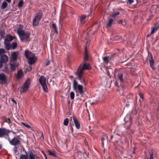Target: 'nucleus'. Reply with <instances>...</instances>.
Masks as SVG:
<instances>
[{
	"label": "nucleus",
	"mask_w": 159,
	"mask_h": 159,
	"mask_svg": "<svg viewBox=\"0 0 159 159\" xmlns=\"http://www.w3.org/2000/svg\"><path fill=\"white\" fill-rule=\"evenodd\" d=\"M17 33L21 42H26L30 38V33L29 32H25L21 29L17 30Z\"/></svg>",
	"instance_id": "obj_1"
},
{
	"label": "nucleus",
	"mask_w": 159,
	"mask_h": 159,
	"mask_svg": "<svg viewBox=\"0 0 159 159\" xmlns=\"http://www.w3.org/2000/svg\"><path fill=\"white\" fill-rule=\"evenodd\" d=\"M46 78L43 76H40V85L44 92L47 93L48 92L49 90L46 84Z\"/></svg>",
	"instance_id": "obj_2"
},
{
	"label": "nucleus",
	"mask_w": 159,
	"mask_h": 159,
	"mask_svg": "<svg viewBox=\"0 0 159 159\" xmlns=\"http://www.w3.org/2000/svg\"><path fill=\"white\" fill-rule=\"evenodd\" d=\"M73 88L74 91L76 92H77V90L79 91V93L80 94L83 93V87L81 85L78 84V82L75 80H73Z\"/></svg>",
	"instance_id": "obj_3"
},
{
	"label": "nucleus",
	"mask_w": 159,
	"mask_h": 159,
	"mask_svg": "<svg viewBox=\"0 0 159 159\" xmlns=\"http://www.w3.org/2000/svg\"><path fill=\"white\" fill-rule=\"evenodd\" d=\"M30 84V79H28L23 85L20 87V92L21 94L25 93L28 90Z\"/></svg>",
	"instance_id": "obj_4"
},
{
	"label": "nucleus",
	"mask_w": 159,
	"mask_h": 159,
	"mask_svg": "<svg viewBox=\"0 0 159 159\" xmlns=\"http://www.w3.org/2000/svg\"><path fill=\"white\" fill-rule=\"evenodd\" d=\"M6 52L5 50H0V60L3 63H6L8 61V57L4 54Z\"/></svg>",
	"instance_id": "obj_5"
},
{
	"label": "nucleus",
	"mask_w": 159,
	"mask_h": 159,
	"mask_svg": "<svg viewBox=\"0 0 159 159\" xmlns=\"http://www.w3.org/2000/svg\"><path fill=\"white\" fill-rule=\"evenodd\" d=\"M10 143L12 145L16 146L20 143L19 139L17 137H15L12 140H9Z\"/></svg>",
	"instance_id": "obj_6"
},
{
	"label": "nucleus",
	"mask_w": 159,
	"mask_h": 159,
	"mask_svg": "<svg viewBox=\"0 0 159 159\" xmlns=\"http://www.w3.org/2000/svg\"><path fill=\"white\" fill-rule=\"evenodd\" d=\"M84 70L80 66L77 71L76 75H77L79 80H81L83 77V71Z\"/></svg>",
	"instance_id": "obj_7"
},
{
	"label": "nucleus",
	"mask_w": 159,
	"mask_h": 159,
	"mask_svg": "<svg viewBox=\"0 0 159 159\" xmlns=\"http://www.w3.org/2000/svg\"><path fill=\"white\" fill-rule=\"evenodd\" d=\"M0 80L1 81V83L5 84L7 82V79L6 75L3 73L0 74Z\"/></svg>",
	"instance_id": "obj_8"
},
{
	"label": "nucleus",
	"mask_w": 159,
	"mask_h": 159,
	"mask_svg": "<svg viewBox=\"0 0 159 159\" xmlns=\"http://www.w3.org/2000/svg\"><path fill=\"white\" fill-rule=\"evenodd\" d=\"M38 14L37 16H35L34 18L33 24L34 26H37L39 23V22L40 20V16Z\"/></svg>",
	"instance_id": "obj_9"
},
{
	"label": "nucleus",
	"mask_w": 159,
	"mask_h": 159,
	"mask_svg": "<svg viewBox=\"0 0 159 159\" xmlns=\"http://www.w3.org/2000/svg\"><path fill=\"white\" fill-rule=\"evenodd\" d=\"M28 59L29 63L30 66V65H32L35 63L36 60L37 58L34 56L32 57H29V58H28Z\"/></svg>",
	"instance_id": "obj_10"
},
{
	"label": "nucleus",
	"mask_w": 159,
	"mask_h": 159,
	"mask_svg": "<svg viewBox=\"0 0 159 159\" xmlns=\"http://www.w3.org/2000/svg\"><path fill=\"white\" fill-rule=\"evenodd\" d=\"M7 132V130L4 128H0V138H2Z\"/></svg>",
	"instance_id": "obj_11"
},
{
	"label": "nucleus",
	"mask_w": 159,
	"mask_h": 159,
	"mask_svg": "<svg viewBox=\"0 0 159 159\" xmlns=\"http://www.w3.org/2000/svg\"><path fill=\"white\" fill-rule=\"evenodd\" d=\"M25 54L26 57L27 59L29 58V57H32L35 56L34 54L32 53L29 50H25Z\"/></svg>",
	"instance_id": "obj_12"
},
{
	"label": "nucleus",
	"mask_w": 159,
	"mask_h": 159,
	"mask_svg": "<svg viewBox=\"0 0 159 159\" xmlns=\"http://www.w3.org/2000/svg\"><path fill=\"white\" fill-rule=\"evenodd\" d=\"M11 70L12 71H14L16 68L18 66V65L17 63H11L10 64Z\"/></svg>",
	"instance_id": "obj_13"
},
{
	"label": "nucleus",
	"mask_w": 159,
	"mask_h": 159,
	"mask_svg": "<svg viewBox=\"0 0 159 159\" xmlns=\"http://www.w3.org/2000/svg\"><path fill=\"white\" fill-rule=\"evenodd\" d=\"M73 120L74 124L76 128L77 129H79L80 128V124L78 121L77 119L74 116H73Z\"/></svg>",
	"instance_id": "obj_14"
},
{
	"label": "nucleus",
	"mask_w": 159,
	"mask_h": 159,
	"mask_svg": "<svg viewBox=\"0 0 159 159\" xmlns=\"http://www.w3.org/2000/svg\"><path fill=\"white\" fill-rule=\"evenodd\" d=\"M14 39V37L11 35H9L7 36L6 38L4 39V41H7V42H10L12 41Z\"/></svg>",
	"instance_id": "obj_15"
},
{
	"label": "nucleus",
	"mask_w": 159,
	"mask_h": 159,
	"mask_svg": "<svg viewBox=\"0 0 159 159\" xmlns=\"http://www.w3.org/2000/svg\"><path fill=\"white\" fill-rule=\"evenodd\" d=\"M18 54L17 52H13L11 54V59L13 61H15L17 59Z\"/></svg>",
	"instance_id": "obj_16"
},
{
	"label": "nucleus",
	"mask_w": 159,
	"mask_h": 159,
	"mask_svg": "<svg viewBox=\"0 0 159 159\" xmlns=\"http://www.w3.org/2000/svg\"><path fill=\"white\" fill-rule=\"evenodd\" d=\"M4 43L6 50H10L11 48V44L10 42L4 41Z\"/></svg>",
	"instance_id": "obj_17"
},
{
	"label": "nucleus",
	"mask_w": 159,
	"mask_h": 159,
	"mask_svg": "<svg viewBox=\"0 0 159 159\" xmlns=\"http://www.w3.org/2000/svg\"><path fill=\"white\" fill-rule=\"evenodd\" d=\"M123 76V74L122 73H119L117 75L118 79L119 80L120 84L123 83L124 82Z\"/></svg>",
	"instance_id": "obj_18"
},
{
	"label": "nucleus",
	"mask_w": 159,
	"mask_h": 159,
	"mask_svg": "<svg viewBox=\"0 0 159 159\" xmlns=\"http://www.w3.org/2000/svg\"><path fill=\"white\" fill-rule=\"evenodd\" d=\"M120 36L118 35H112L111 38V39L112 41H117L120 39Z\"/></svg>",
	"instance_id": "obj_19"
},
{
	"label": "nucleus",
	"mask_w": 159,
	"mask_h": 159,
	"mask_svg": "<svg viewBox=\"0 0 159 159\" xmlns=\"http://www.w3.org/2000/svg\"><path fill=\"white\" fill-rule=\"evenodd\" d=\"M84 70H89L91 69V67L90 65L88 64H86L84 63L83 64V67H81Z\"/></svg>",
	"instance_id": "obj_20"
},
{
	"label": "nucleus",
	"mask_w": 159,
	"mask_h": 159,
	"mask_svg": "<svg viewBox=\"0 0 159 159\" xmlns=\"http://www.w3.org/2000/svg\"><path fill=\"white\" fill-rule=\"evenodd\" d=\"M131 119L130 116L129 115H127L124 119V121H125L126 123L129 122L130 123H131Z\"/></svg>",
	"instance_id": "obj_21"
},
{
	"label": "nucleus",
	"mask_w": 159,
	"mask_h": 159,
	"mask_svg": "<svg viewBox=\"0 0 159 159\" xmlns=\"http://www.w3.org/2000/svg\"><path fill=\"white\" fill-rule=\"evenodd\" d=\"M29 159H35V156L31 152H29L28 153Z\"/></svg>",
	"instance_id": "obj_22"
},
{
	"label": "nucleus",
	"mask_w": 159,
	"mask_h": 159,
	"mask_svg": "<svg viewBox=\"0 0 159 159\" xmlns=\"http://www.w3.org/2000/svg\"><path fill=\"white\" fill-rule=\"evenodd\" d=\"M23 73L22 70H19L17 74V79H20L21 78L22 76V75Z\"/></svg>",
	"instance_id": "obj_23"
},
{
	"label": "nucleus",
	"mask_w": 159,
	"mask_h": 159,
	"mask_svg": "<svg viewBox=\"0 0 159 159\" xmlns=\"http://www.w3.org/2000/svg\"><path fill=\"white\" fill-rule=\"evenodd\" d=\"M48 152L49 155L54 157H57V155L54 151H51L50 150H48Z\"/></svg>",
	"instance_id": "obj_24"
},
{
	"label": "nucleus",
	"mask_w": 159,
	"mask_h": 159,
	"mask_svg": "<svg viewBox=\"0 0 159 159\" xmlns=\"http://www.w3.org/2000/svg\"><path fill=\"white\" fill-rule=\"evenodd\" d=\"M17 44L16 42H15L12 43L11 44V48L14 49L17 47Z\"/></svg>",
	"instance_id": "obj_25"
},
{
	"label": "nucleus",
	"mask_w": 159,
	"mask_h": 159,
	"mask_svg": "<svg viewBox=\"0 0 159 159\" xmlns=\"http://www.w3.org/2000/svg\"><path fill=\"white\" fill-rule=\"evenodd\" d=\"M2 71L6 73H9L11 72L10 70L8 68L7 66H5L3 69L2 70Z\"/></svg>",
	"instance_id": "obj_26"
},
{
	"label": "nucleus",
	"mask_w": 159,
	"mask_h": 159,
	"mask_svg": "<svg viewBox=\"0 0 159 159\" xmlns=\"http://www.w3.org/2000/svg\"><path fill=\"white\" fill-rule=\"evenodd\" d=\"M158 27L157 26H154L152 28V30L150 33V34H153L158 30Z\"/></svg>",
	"instance_id": "obj_27"
},
{
	"label": "nucleus",
	"mask_w": 159,
	"mask_h": 159,
	"mask_svg": "<svg viewBox=\"0 0 159 159\" xmlns=\"http://www.w3.org/2000/svg\"><path fill=\"white\" fill-rule=\"evenodd\" d=\"M108 139V137L107 135H104L102 137L101 139V140L102 141V143L104 144V141L105 140H107Z\"/></svg>",
	"instance_id": "obj_28"
},
{
	"label": "nucleus",
	"mask_w": 159,
	"mask_h": 159,
	"mask_svg": "<svg viewBox=\"0 0 159 159\" xmlns=\"http://www.w3.org/2000/svg\"><path fill=\"white\" fill-rule=\"evenodd\" d=\"M19 159H28V157L27 154H21L20 157Z\"/></svg>",
	"instance_id": "obj_29"
},
{
	"label": "nucleus",
	"mask_w": 159,
	"mask_h": 159,
	"mask_svg": "<svg viewBox=\"0 0 159 159\" xmlns=\"http://www.w3.org/2000/svg\"><path fill=\"white\" fill-rule=\"evenodd\" d=\"M113 21V20L112 19H111L109 20L108 23L107 24V28L111 26Z\"/></svg>",
	"instance_id": "obj_30"
},
{
	"label": "nucleus",
	"mask_w": 159,
	"mask_h": 159,
	"mask_svg": "<svg viewBox=\"0 0 159 159\" xmlns=\"http://www.w3.org/2000/svg\"><path fill=\"white\" fill-rule=\"evenodd\" d=\"M7 3L5 2V1H4L2 6H1V8L2 9H5L7 6Z\"/></svg>",
	"instance_id": "obj_31"
},
{
	"label": "nucleus",
	"mask_w": 159,
	"mask_h": 159,
	"mask_svg": "<svg viewBox=\"0 0 159 159\" xmlns=\"http://www.w3.org/2000/svg\"><path fill=\"white\" fill-rule=\"evenodd\" d=\"M88 59V55L87 50H85L84 60L85 61H87Z\"/></svg>",
	"instance_id": "obj_32"
},
{
	"label": "nucleus",
	"mask_w": 159,
	"mask_h": 159,
	"mask_svg": "<svg viewBox=\"0 0 159 159\" xmlns=\"http://www.w3.org/2000/svg\"><path fill=\"white\" fill-rule=\"evenodd\" d=\"M69 122V119L68 118H66L64 120L63 124L65 126H67L68 125Z\"/></svg>",
	"instance_id": "obj_33"
},
{
	"label": "nucleus",
	"mask_w": 159,
	"mask_h": 159,
	"mask_svg": "<svg viewBox=\"0 0 159 159\" xmlns=\"http://www.w3.org/2000/svg\"><path fill=\"white\" fill-rule=\"evenodd\" d=\"M5 122L9 124L11 123V120L10 118H7L6 117H5Z\"/></svg>",
	"instance_id": "obj_34"
},
{
	"label": "nucleus",
	"mask_w": 159,
	"mask_h": 159,
	"mask_svg": "<svg viewBox=\"0 0 159 159\" xmlns=\"http://www.w3.org/2000/svg\"><path fill=\"white\" fill-rule=\"evenodd\" d=\"M23 3L24 2L23 0H20L18 4V7H21L23 5Z\"/></svg>",
	"instance_id": "obj_35"
},
{
	"label": "nucleus",
	"mask_w": 159,
	"mask_h": 159,
	"mask_svg": "<svg viewBox=\"0 0 159 159\" xmlns=\"http://www.w3.org/2000/svg\"><path fill=\"white\" fill-rule=\"evenodd\" d=\"M86 16L85 15H83L80 17V20L81 22L83 23H84V20L86 18Z\"/></svg>",
	"instance_id": "obj_36"
},
{
	"label": "nucleus",
	"mask_w": 159,
	"mask_h": 159,
	"mask_svg": "<svg viewBox=\"0 0 159 159\" xmlns=\"http://www.w3.org/2000/svg\"><path fill=\"white\" fill-rule=\"evenodd\" d=\"M70 98L71 99H73L75 97V93L74 92H71L70 93Z\"/></svg>",
	"instance_id": "obj_37"
},
{
	"label": "nucleus",
	"mask_w": 159,
	"mask_h": 159,
	"mask_svg": "<svg viewBox=\"0 0 159 159\" xmlns=\"http://www.w3.org/2000/svg\"><path fill=\"white\" fill-rule=\"evenodd\" d=\"M149 62L150 65L151 66L152 65H154V61L153 58H152V59H150L149 60Z\"/></svg>",
	"instance_id": "obj_38"
},
{
	"label": "nucleus",
	"mask_w": 159,
	"mask_h": 159,
	"mask_svg": "<svg viewBox=\"0 0 159 159\" xmlns=\"http://www.w3.org/2000/svg\"><path fill=\"white\" fill-rule=\"evenodd\" d=\"M109 57H103V61L106 63H108V58Z\"/></svg>",
	"instance_id": "obj_39"
},
{
	"label": "nucleus",
	"mask_w": 159,
	"mask_h": 159,
	"mask_svg": "<svg viewBox=\"0 0 159 159\" xmlns=\"http://www.w3.org/2000/svg\"><path fill=\"white\" fill-rule=\"evenodd\" d=\"M52 26L53 28L55 29L56 33H57V29L56 27V25L55 23H53Z\"/></svg>",
	"instance_id": "obj_40"
},
{
	"label": "nucleus",
	"mask_w": 159,
	"mask_h": 159,
	"mask_svg": "<svg viewBox=\"0 0 159 159\" xmlns=\"http://www.w3.org/2000/svg\"><path fill=\"white\" fill-rule=\"evenodd\" d=\"M120 14V13L119 12H116L113 13L112 15V16L113 17H115L116 16L119 15Z\"/></svg>",
	"instance_id": "obj_41"
},
{
	"label": "nucleus",
	"mask_w": 159,
	"mask_h": 159,
	"mask_svg": "<svg viewBox=\"0 0 159 159\" xmlns=\"http://www.w3.org/2000/svg\"><path fill=\"white\" fill-rule=\"evenodd\" d=\"M21 123L23 125H24L25 127H26L28 128H31V127L30 125L25 124V123L24 122H22Z\"/></svg>",
	"instance_id": "obj_42"
},
{
	"label": "nucleus",
	"mask_w": 159,
	"mask_h": 159,
	"mask_svg": "<svg viewBox=\"0 0 159 159\" xmlns=\"http://www.w3.org/2000/svg\"><path fill=\"white\" fill-rule=\"evenodd\" d=\"M4 34V32L3 31H0V36L1 38V39L3 38Z\"/></svg>",
	"instance_id": "obj_43"
},
{
	"label": "nucleus",
	"mask_w": 159,
	"mask_h": 159,
	"mask_svg": "<svg viewBox=\"0 0 159 159\" xmlns=\"http://www.w3.org/2000/svg\"><path fill=\"white\" fill-rule=\"evenodd\" d=\"M148 57L150 58V59H152V58H153L152 53L149 51H148Z\"/></svg>",
	"instance_id": "obj_44"
},
{
	"label": "nucleus",
	"mask_w": 159,
	"mask_h": 159,
	"mask_svg": "<svg viewBox=\"0 0 159 159\" xmlns=\"http://www.w3.org/2000/svg\"><path fill=\"white\" fill-rule=\"evenodd\" d=\"M139 96L140 98L139 101H141V100H142V101H143V100L144 98H143V96L140 93H139Z\"/></svg>",
	"instance_id": "obj_45"
},
{
	"label": "nucleus",
	"mask_w": 159,
	"mask_h": 159,
	"mask_svg": "<svg viewBox=\"0 0 159 159\" xmlns=\"http://www.w3.org/2000/svg\"><path fill=\"white\" fill-rule=\"evenodd\" d=\"M13 150L15 153H16L17 151V148L16 146H14L13 148Z\"/></svg>",
	"instance_id": "obj_46"
},
{
	"label": "nucleus",
	"mask_w": 159,
	"mask_h": 159,
	"mask_svg": "<svg viewBox=\"0 0 159 159\" xmlns=\"http://www.w3.org/2000/svg\"><path fill=\"white\" fill-rule=\"evenodd\" d=\"M150 156L149 159H153V154L152 153L150 154Z\"/></svg>",
	"instance_id": "obj_47"
},
{
	"label": "nucleus",
	"mask_w": 159,
	"mask_h": 159,
	"mask_svg": "<svg viewBox=\"0 0 159 159\" xmlns=\"http://www.w3.org/2000/svg\"><path fill=\"white\" fill-rule=\"evenodd\" d=\"M114 137H117L118 139H120L121 136L118 134H116L115 136H114Z\"/></svg>",
	"instance_id": "obj_48"
},
{
	"label": "nucleus",
	"mask_w": 159,
	"mask_h": 159,
	"mask_svg": "<svg viewBox=\"0 0 159 159\" xmlns=\"http://www.w3.org/2000/svg\"><path fill=\"white\" fill-rule=\"evenodd\" d=\"M3 62L0 60V68L2 67L3 66Z\"/></svg>",
	"instance_id": "obj_49"
},
{
	"label": "nucleus",
	"mask_w": 159,
	"mask_h": 159,
	"mask_svg": "<svg viewBox=\"0 0 159 159\" xmlns=\"http://www.w3.org/2000/svg\"><path fill=\"white\" fill-rule=\"evenodd\" d=\"M128 1L130 4H131L133 2V0H128Z\"/></svg>",
	"instance_id": "obj_50"
},
{
	"label": "nucleus",
	"mask_w": 159,
	"mask_h": 159,
	"mask_svg": "<svg viewBox=\"0 0 159 159\" xmlns=\"http://www.w3.org/2000/svg\"><path fill=\"white\" fill-rule=\"evenodd\" d=\"M11 100H12V101L13 102V103H14L15 104H17V102H16V101L14 99H11Z\"/></svg>",
	"instance_id": "obj_51"
},
{
	"label": "nucleus",
	"mask_w": 159,
	"mask_h": 159,
	"mask_svg": "<svg viewBox=\"0 0 159 159\" xmlns=\"http://www.w3.org/2000/svg\"><path fill=\"white\" fill-rule=\"evenodd\" d=\"M89 33H88V36H87L86 38V39H87V40H89ZM88 41H87L86 42V43H88Z\"/></svg>",
	"instance_id": "obj_52"
},
{
	"label": "nucleus",
	"mask_w": 159,
	"mask_h": 159,
	"mask_svg": "<svg viewBox=\"0 0 159 159\" xmlns=\"http://www.w3.org/2000/svg\"><path fill=\"white\" fill-rule=\"evenodd\" d=\"M49 63H50L49 61H47L45 63V66H47L49 64Z\"/></svg>",
	"instance_id": "obj_53"
},
{
	"label": "nucleus",
	"mask_w": 159,
	"mask_h": 159,
	"mask_svg": "<svg viewBox=\"0 0 159 159\" xmlns=\"http://www.w3.org/2000/svg\"><path fill=\"white\" fill-rule=\"evenodd\" d=\"M151 67L152 68V69L153 70H155V68L154 66V65H150Z\"/></svg>",
	"instance_id": "obj_54"
},
{
	"label": "nucleus",
	"mask_w": 159,
	"mask_h": 159,
	"mask_svg": "<svg viewBox=\"0 0 159 159\" xmlns=\"http://www.w3.org/2000/svg\"><path fill=\"white\" fill-rule=\"evenodd\" d=\"M123 25H126V22L125 21H123V22L121 24Z\"/></svg>",
	"instance_id": "obj_55"
},
{
	"label": "nucleus",
	"mask_w": 159,
	"mask_h": 159,
	"mask_svg": "<svg viewBox=\"0 0 159 159\" xmlns=\"http://www.w3.org/2000/svg\"><path fill=\"white\" fill-rule=\"evenodd\" d=\"M123 22V21L122 20H119V22L118 23H119L120 24H121Z\"/></svg>",
	"instance_id": "obj_56"
},
{
	"label": "nucleus",
	"mask_w": 159,
	"mask_h": 159,
	"mask_svg": "<svg viewBox=\"0 0 159 159\" xmlns=\"http://www.w3.org/2000/svg\"><path fill=\"white\" fill-rule=\"evenodd\" d=\"M7 2H11V0H6Z\"/></svg>",
	"instance_id": "obj_57"
},
{
	"label": "nucleus",
	"mask_w": 159,
	"mask_h": 159,
	"mask_svg": "<svg viewBox=\"0 0 159 159\" xmlns=\"http://www.w3.org/2000/svg\"><path fill=\"white\" fill-rule=\"evenodd\" d=\"M45 159H48L47 156L46 155H44Z\"/></svg>",
	"instance_id": "obj_58"
},
{
	"label": "nucleus",
	"mask_w": 159,
	"mask_h": 159,
	"mask_svg": "<svg viewBox=\"0 0 159 159\" xmlns=\"http://www.w3.org/2000/svg\"><path fill=\"white\" fill-rule=\"evenodd\" d=\"M42 136L43 139L44 140V137H43V133H42Z\"/></svg>",
	"instance_id": "obj_59"
},
{
	"label": "nucleus",
	"mask_w": 159,
	"mask_h": 159,
	"mask_svg": "<svg viewBox=\"0 0 159 159\" xmlns=\"http://www.w3.org/2000/svg\"><path fill=\"white\" fill-rule=\"evenodd\" d=\"M94 102H92L91 104V105H92L93 104H94Z\"/></svg>",
	"instance_id": "obj_60"
},
{
	"label": "nucleus",
	"mask_w": 159,
	"mask_h": 159,
	"mask_svg": "<svg viewBox=\"0 0 159 159\" xmlns=\"http://www.w3.org/2000/svg\"><path fill=\"white\" fill-rule=\"evenodd\" d=\"M38 81H39V82H40V78H39L38 79Z\"/></svg>",
	"instance_id": "obj_61"
},
{
	"label": "nucleus",
	"mask_w": 159,
	"mask_h": 159,
	"mask_svg": "<svg viewBox=\"0 0 159 159\" xmlns=\"http://www.w3.org/2000/svg\"><path fill=\"white\" fill-rule=\"evenodd\" d=\"M2 148V146L1 145V144H0V150Z\"/></svg>",
	"instance_id": "obj_62"
},
{
	"label": "nucleus",
	"mask_w": 159,
	"mask_h": 159,
	"mask_svg": "<svg viewBox=\"0 0 159 159\" xmlns=\"http://www.w3.org/2000/svg\"><path fill=\"white\" fill-rule=\"evenodd\" d=\"M60 50H55V52L56 53H57V51H59Z\"/></svg>",
	"instance_id": "obj_63"
},
{
	"label": "nucleus",
	"mask_w": 159,
	"mask_h": 159,
	"mask_svg": "<svg viewBox=\"0 0 159 159\" xmlns=\"http://www.w3.org/2000/svg\"><path fill=\"white\" fill-rule=\"evenodd\" d=\"M87 47L86 46L85 47V50H87Z\"/></svg>",
	"instance_id": "obj_64"
}]
</instances>
